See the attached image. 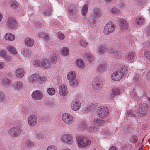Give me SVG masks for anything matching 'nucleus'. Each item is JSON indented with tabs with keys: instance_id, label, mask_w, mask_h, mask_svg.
<instances>
[{
	"instance_id": "nucleus-1",
	"label": "nucleus",
	"mask_w": 150,
	"mask_h": 150,
	"mask_svg": "<svg viewBox=\"0 0 150 150\" xmlns=\"http://www.w3.org/2000/svg\"><path fill=\"white\" fill-rule=\"evenodd\" d=\"M77 141L79 146L82 148H84L90 145L91 141L87 137L82 136L77 138Z\"/></svg>"
},
{
	"instance_id": "nucleus-2",
	"label": "nucleus",
	"mask_w": 150,
	"mask_h": 150,
	"mask_svg": "<svg viewBox=\"0 0 150 150\" xmlns=\"http://www.w3.org/2000/svg\"><path fill=\"white\" fill-rule=\"evenodd\" d=\"M114 24L112 22H110L107 24L104 28V33L105 34L108 35L114 30Z\"/></svg>"
},
{
	"instance_id": "nucleus-3",
	"label": "nucleus",
	"mask_w": 150,
	"mask_h": 150,
	"mask_svg": "<svg viewBox=\"0 0 150 150\" xmlns=\"http://www.w3.org/2000/svg\"><path fill=\"white\" fill-rule=\"evenodd\" d=\"M62 118L63 120L67 124H71L74 122L72 116L67 113H64Z\"/></svg>"
},
{
	"instance_id": "nucleus-4",
	"label": "nucleus",
	"mask_w": 150,
	"mask_h": 150,
	"mask_svg": "<svg viewBox=\"0 0 150 150\" xmlns=\"http://www.w3.org/2000/svg\"><path fill=\"white\" fill-rule=\"evenodd\" d=\"M33 64L35 67H41L43 66L45 68L49 67L50 65L49 62L46 59H42V63L40 64V62L37 61H35L33 62Z\"/></svg>"
},
{
	"instance_id": "nucleus-5",
	"label": "nucleus",
	"mask_w": 150,
	"mask_h": 150,
	"mask_svg": "<svg viewBox=\"0 0 150 150\" xmlns=\"http://www.w3.org/2000/svg\"><path fill=\"white\" fill-rule=\"evenodd\" d=\"M97 112L99 117L101 118L105 117L108 114V110L107 107L104 106L99 108Z\"/></svg>"
},
{
	"instance_id": "nucleus-6",
	"label": "nucleus",
	"mask_w": 150,
	"mask_h": 150,
	"mask_svg": "<svg viewBox=\"0 0 150 150\" xmlns=\"http://www.w3.org/2000/svg\"><path fill=\"white\" fill-rule=\"evenodd\" d=\"M32 96L34 99L36 100H40L42 98L43 94L40 91L36 90L33 92Z\"/></svg>"
},
{
	"instance_id": "nucleus-7",
	"label": "nucleus",
	"mask_w": 150,
	"mask_h": 150,
	"mask_svg": "<svg viewBox=\"0 0 150 150\" xmlns=\"http://www.w3.org/2000/svg\"><path fill=\"white\" fill-rule=\"evenodd\" d=\"M61 139L62 141L68 144H71L73 142L72 137L69 135H64L62 137Z\"/></svg>"
},
{
	"instance_id": "nucleus-8",
	"label": "nucleus",
	"mask_w": 150,
	"mask_h": 150,
	"mask_svg": "<svg viewBox=\"0 0 150 150\" xmlns=\"http://www.w3.org/2000/svg\"><path fill=\"white\" fill-rule=\"evenodd\" d=\"M122 73L120 71L113 73L112 75V80L115 81H119L122 78Z\"/></svg>"
},
{
	"instance_id": "nucleus-9",
	"label": "nucleus",
	"mask_w": 150,
	"mask_h": 150,
	"mask_svg": "<svg viewBox=\"0 0 150 150\" xmlns=\"http://www.w3.org/2000/svg\"><path fill=\"white\" fill-rule=\"evenodd\" d=\"M72 109L74 111L77 110L79 109L80 106V103L77 100H73L71 105Z\"/></svg>"
},
{
	"instance_id": "nucleus-10",
	"label": "nucleus",
	"mask_w": 150,
	"mask_h": 150,
	"mask_svg": "<svg viewBox=\"0 0 150 150\" xmlns=\"http://www.w3.org/2000/svg\"><path fill=\"white\" fill-rule=\"evenodd\" d=\"M59 92L62 96L66 95L68 93L67 86L64 85H61L59 88Z\"/></svg>"
},
{
	"instance_id": "nucleus-11",
	"label": "nucleus",
	"mask_w": 150,
	"mask_h": 150,
	"mask_svg": "<svg viewBox=\"0 0 150 150\" xmlns=\"http://www.w3.org/2000/svg\"><path fill=\"white\" fill-rule=\"evenodd\" d=\"M7 23L8 26L11 28H14L17 24L16 20L12 17H10L8 19Z\"/></svg>"
},
{
	"instance_id": "nucleus-12",
	"label": "nucleus",
	"mask_w": 150,
	"mask_h": 150,
	"mask_svg": "<svg viewBox=\"0 0 150 150\" xmlns=\"http://www.w3.org/2000/svg\"><path fill=\"white\" fill-rule=\"evenodd\" d=\"M28 123L31 126L35 125L37 119L33 115H31L29 117Z\"/></svg>"
},
{
	"instance_id": "nucleus-13",
	"label": "nucleus",
	"mask_w": 150,
	"mask_h": 150,
	"mask_svg": "<svg viewBox=\"0 0 150 150\" xmlns=\"http://www.w3.org/2000/svg\"><path fill=\"white\" fill-rule=\"evenodd\" d=\"M15 74L17 77L21 78L24 75V71L22 69L19 68L16 70Z\"/></svg>"
},
{
	"instance_id": "nucleus-14",
	"label": "nucleus",
	"mask_w": 150,
	"mask_h": 150,
	"mask_svg": "<svg viewBox=\"0 0 150 150\" xmlns=\"http://www.w3.org/2000/svg\"><path fill=\"white\" fill-rule=\"evenodd\" d=\"M38 77H39L38 74H33L29 77V81L31 82H36L38 83Z\"/></svg>"
},
{
	"instance_id": "nucleus-15",
	"label": "nucleus",
	"mask_w": 150,
	"mask_h": 150,
	"mask_svg": "<svg viewBox=\"0 0 150 150\" xmlns=\"http://www.w3.org/2000/svg\"><path fill=\"white\" fill-rule=\"evenodd\" d=\"M76 76L75 72L71 71L69 72L67 75V78L69 80L72 81L74 79Z\"/></svg>"
},
{
	"instance_id": "nucleus-16",
	"label": "nucleus",
	"mask_w": 150,
	"mask_h": 150,
	"mask_svg": "<svg viewBox=\"0 0 150 150\" xmlns=\"http://www.w3.org/2000/svg\"><path fill=\"white\" fill-rule=\"evenodd\" d=\"M25 45L29 47H31L34 45L33 41L30 38H26L25 41Z\"/></svg>"
},
{
	"instance_id": "nucleus-17",
	"label": "nucleus",
	"mask_w": 150,
	"mask_h": 150,
	"mask_svg": "<svg viewBox=\"0 0 150 150\" xmlns=\"http://www.w3.org/2000/svg\"><path fill=\"white\" fill-rule=\"evenodd\" d=\"M120 24L121 27L122 29H125L127 27V23L123 19L120 20Z\"/></svg>"
},
{
	"instance_id": "nucleus-18",
	"label": "nucleus",
	"mask_w": 150,
	"mask_h": 150,
	"mask_svg": "<svg viewBox=\"0 0 150 150\" xmlns=\"http://www.w3.org/2000/svg\"><path fill=\"white\" fill-rule=\"evenodd\" d=\"M5 38L6 40L10 41H13L15 39V36L13 34L10 33H6L5 36Z\"/></svg>"
},
{
	"instance_id": "nucleus-19",
	"label": "nucleus",
	"mask_w": 150,
	"mask_h": 150,
	"mask_svg": "<svg viewBox=\"0 0 150 150\" xmlns=\"http://www.w3.org/2000/svg\"><path fill=\"white\" fill-rule=\"evenodd\" d=\"M8 50L12 54H17V52L14 47L11 46H9L7 47Z\"/></svg>"
},
{
	"instance_id": "nucleus-20",
	"label": "nucleus",
	"mask_w": 150,
	"mask_h": 150,
	"mask_svg": "<svg viewBox=\"0 0 150 150\" xmlns=\"http://www.w3.org/2000/svg\"><path fill=\"white\" fill-rule=\"evenodd\" d=\"M61 54L62 55H67L69 54V50L66 47H63L62 49Z\"/></svg>"
},
{
	"instance_id": "nucleus-21",
	"label": "nucleus",
	"mask_w": 150,
	"mask_h": 150,
	"mask_svg": "<svg viewBox=\"0 0 150 150\" xmlns=\"http://www.w3.org/2000/svg\"><path fill=\"white\" fill-rule=\"evenodd\" d=\"M88 5L86 4L84 5L82 9V13L83 15H85L87 13Z\"/></svg>"
},
{
	"instance_id": "nucleus-22",
	"label": "nucleus",
	"mask_w": 150,
	"mask_h": 150,
	"mask_svg": "<svg viewBox=\"0 0 150 150\" xmlns=\"http://www.w3.org/2000/svg\"><path fill=\"white\" fill-rule=\"evenodd\" d=\"M47 80L46 77L44 76H39L38 78V83H44Z\"/></svg>"
},
{
	"instance_id": "nucleus-23",
	"label": "nucleus",
	"mask_w": 150,
	"mask_h": 150,
	"mask_svg": "<svg viewBox=\"0 0 150 150\" xmlns=\"http://www.w3.org/2000/svg\"><path fill=\"white\" fill-rule=\"evenodd\" d=\"M76 64L80 67H84V63L81 59H78L76 61Z\"/></svg>"
},
{
	"instance_id": "nucleus-24",
	"label": "nucleus",
	"mask_w": 150,
	"mask_h": 150,
	"mask_svg": "<svg viewBox=\"0 0 150 150\" xmlns=\"http://www.w3.org/2000/svg\"><path fill=\"white\" fill-rule=\"evenodd\" d=\"M104 122L103 120L100 121L97 120H95L93 121V124L98 126L101 125V124L102 123V124H103Z\"/></svg>"
},
{
	"instance_id": "nucleus-25",
	"label": "nucleus",
	"mask_w": 150,
	"mask_h": 150,
	"mask_svg": "<svg viewBox=\"0 0 150 150\" xmlns=\"http://www.w3.org/2000/svg\"><path fill=\"white\" fill-rule=\"evenodd\" d=\"M70 84L71 86L72 87H74L78 85L79 83L77 81L76 79H75L70 82Z\"/></svg>"
},
{
	"instance_id": "nucleus-26",
	"label": "nucleus",
	"mask_w": 150,
	"mask_h": 150,
	"mask_svg": "<svg viewBox=\"0 0 150 150\" xmlns=\"http://www.w3.org/2000/svg\"><path fill=\"white\" fill-rule=\"evenodd\" d=\"M48 93L50 95H54L55 93V90L53 88H49L47 90Z\"/></svg>"
},
{
	"instance_id": "nucleus-27",
	"label": "nucleus",
	"mask_w": 150,
	"mask_h": 150,
	"mask_svg": "<svg viewBox=\"0 0 150 150\" xmlns=\"http://www.w3.org/2000/svg\"><path fill=\"white\" fill-rule=\"evenodd\" d=\"M144 21V19L140 17L138 19H137L136 23L138 25H141L142 24Z\"/></svg>"
},
{
	"instance_id": "nucleus-28",
	"label": "nucleus",
	"mask_w": 150,
	"mask_h": 150,
	"mask_svg": "<svg viewBox=\"0 0 150 150\" xmlns=\"http://www.w3.org/2000/svg\"><path fill=\"white\" fill-rule=\"evenodd\" d=\"M40 37L43 36V38L45 40H47L49 38V37L47 35H45V34L44 33H41L40 34Z\"/></svg>"
},
{
	"instance_id": "nucleus-29",
	"label": "nucleus",
	"mask_w": 150,
	"mask_h": 150,
	"mask_svg": "<svg viewBox=\"0 0 150 150\" xmlns=\"http://www.w3.org/2000/svg\"><path fill=\"white\" fill-rule=\"evenodd\" d=\"M6 54L5 52V51L4 50H1L0 52V55L2 56V57L5 58L6 55Z\"/></svg>"
},
{
	"instance_id": "nucleus-30",
	"label": "nucleus",
	"mask_w": 150,
	"mask_h": 150,
	"mask_svg": "<svg viewBox=\"0 0 150 150\" xmlns=\"http://www.w3.org/2000/svg\"><path fill=\"white\" fill-rule=\"evenodd\" d=\"M130 141L132 142L135 143L137 141V137L135 136H132L131 137Z\"/></svg>"
},
{
	"instance_id": "nucleus-31",
	"label": "nucleus",
	"mask_w": 150,
	"mask_h": 150,
	"mask_svg": "<svg viewBox=\"0 0 150 150\" xmlns=\"http://www.w3.org/2000/svg\"><path fill=\"white\" fill-rule=\"evenodd\" d=\"M58 37L61 40H63L64 38V36L63 34L60 33H58Z\"/></svg>"
},
{
	"instance_id": "nucleus-32",
	"label": "nucleus",
	"mask_w": 150,
	"mask_h": 150,
	"mask_svg": "<svg viewBox=\"0 0 150 150\" xmlns=\"http://www.w3.org/2000/svg\"><path fill=\"white\" fill-rule=\"evenodd\" d=\"M47 150H56L54 146H50L47 148Z\"/></svg>"
},
{
	"instance_id": "nucleus-33",
	"label": "nucleus",
	"mask_w": 150,
	"mask_h": 150,
	"mask_svg": "<svg viewBox=\"0 0 150 150\" xmlns=\"http://www.w3.org/2000/svg\"><path fill=\"white\" fill-rule=\"evenodd\" d=\"M18 4H16V3H13V4H12L11 5V7L14 9H16L18 7Z\"/></svg>"
},
{
	"instance_id": "nucleus-34",
	"label": "nucleus",
	"mask_w": 150,
	"mask_h": 150,
	"mask_svg": "<svg viewBox=\"0 0 150 150\" xmlns=\"http://www.w3.org/2000/svg\"><path fill=\"white\" fill-rule=\"evenodd\" d=\"M52 57L53 58H51L50 59V61L51 62H52L53 63H54V62H56L57 61V58L55 56H52Z\"/></svg>"
},
{
	"instance_id": "nucleus-35",
	"label": "nucleus",
	"mask_w": 150,
	"mask_h": 150,
	"mask_svg": "<svg viewBox=\"0 0 150 150\" xmlns=\"http://www.w3.org/2000/svg\"><path fill=\"white\" fill-rule=\"evenodd\" d=\"M22 87V85L21 83H18L17 84V86L16 88L17 89H19Z\"/></svg>"
},
{
	"instance_id": "nucleus-36",
	"label": "nucleus",
	"mask_w": 150,
	"mask_h": 150,
	"mask_svg": "<svg viewBox=\"0 0 150 150\" xmlns=\"http://www.w3.org/2000/svg\"><path fill=\"white\" fill-rule=\"evenodd\" d=\"M111 12L113 13H116L117 12V10L115 8H113L112 9Z\"/></svg>"
},
{
	"instance_id": "nucleus-37",
	"label": "nucleus",
	"mask_w": 150,
	"mask_h": 150,
	"mask_svg": "<svg viewBox=\"0 0 150 150\" xmlns=\"http://www.w3.org/2000/svg\"><path fill=\"white\" fill-rule=\"evenodd\" d=\"M134 54L131 53L129 54V57L130 59L132 58L134 56Z\"/></svg>"
},
{
	"instance_id": "nucleus-38",
	"label": "nucleus",
	"mask_w": 150,
	"mask_h": 150,
	"mask_svg": "<svg viewBox=\"0 0 150 150\" xmlns=\"http://www.w3.org/2000/svg\"><path fill=\"white\" fill-rule=\"evenodd\" d=\"M109 150H118L117 148L114 146L110 147Z\"/></svg>"
},
{
	"instance_id": "nucleus-39",
	"label": "nucleus",
	"mask_w": 150,
	"mask_h": 150,
	"mask_svg": "<svg viewBox=\"0 0 150 150\" xmlns=\"http://www.w3.org/2000/svg\"><path fill=\"white\" fill-rule=\"evenodd\" d=\"M120 93V91L118 89H116L115 90V93H114V94L115 95H117V94H119Z\"/></svg>"
},
{
	"instance_id": "nucleus-40",
	"label": "nucleus",
	"mask_w": 150,
	"mask_h": 150,
	"mask_svg": "<svg viewBox=\"0 0 150 150\" xmlns=\"http://www.w3.org/2000/svg\"><path fill=\"white\" fill-rule=\"evenodd\" d=\"M4 65L2 62H0V69H1L4 67Z\"/></svg>"
},
{
	"instance_id": "nucleus-41",
	"label": "nucleus",
	"mask_w": 150,
	"mask_h": 150,
	"mask_svg": "<svg viewBox=\"0 0 150 150\" xmlns=\"http://www.w3.org/2000/svg\"><path fill=\"white\" fill-rule=\"evenodd\" d=\"M99 10H98V9H95L94 10V13H95V14L96 15V16H97V13H96V12H97L98 11H99Z\"/></svg>"
},
{
	"instance_id": "nucleus-42",
	"label": "nucleus",
	"mask_w": 150,
	"mask_h": 150,
	"mask_svg": "<svg viewBox=\"0 0 150 150\" xmlns=\"http://www.w3.org/2000/svg\"><path fill=\"white\" fill-rule=\"evenodd\" d=\"M3 18L2 15L0 13V21H1Z\"/></svg>"
},
{
	"instance_id": "nucleus-43",
	"label": "nucleus",
	"mask_w": 150,
	"mask_h": 150,
	"mask_svg": "<svg viewBox=\"0 0 150 150\" xmlns=\"http://www.w3.org/2000/svg\"><path fill=\"white\" fill-rule=\"evenodd\" d=\"M143 149L142 148H140L139 149H138V150H143Z\"/></svg>"
},
{
	"instance_id": "nucleus-44",
	"label": "nucleus",
	"mask_w": 150,
	"mask_h": 150,
	"mask_svg": "<svg viewBox=\"0 0 150 150\" xmlns=\"http://www.w3.org/2000/svg\"><path fill=\"white\" fill-rule=\"evenodd\" d=\"M148 99L149 100V101L150 102V98H148Z\"/></svg>"
},
{
	"instance_id": "nucleus-45",
	"label": "nucleus",
	"mask_w": 150,
	"mask_h": 150,
	"mask_svg": "<svg viewBox=\"0 0 150 150\" xmlns=\"http://www.w3.org/2000/svg\"><path fill=\"white\" fill-rule=\"evenodd\" d=\"M145 56H146V57H147V56H146V54H145Z\"/></svg>"
},
{
	"instance_id": "nucleus-46",
	"label": "nucleus",
	"mask_w": 150,
	"mask_h": 150,
	"mask_svg": "<svg viewBox=\"0 0 150 150\" xmlns=\"http://www.w3.org/2000/svg\"><path fill=\"white\" fill-rule=\"evenodd\" d=\"M91 129V128H90V129Z\"/></svg>"
}]
</instances>
